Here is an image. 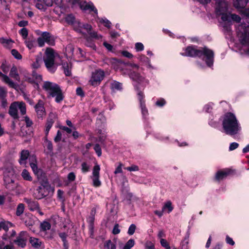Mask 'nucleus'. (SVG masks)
I'll return each mask as SVG.
<instances>
[{"instance_id": "1", "label": "nucleus", "mask_w": 249, "mask_h": 249, "mask_svg": "<svg viewBox=\"0 0 249 249\" xmlns=\"http://www.w3.org/2000/svg\"><path fill=\"white\" fill-rule=\"evenodd\" d=\"M184 53H181L182 56L201 58L204 56L203 60L205 61L207 66L211 67L213 66L214 62V52L213 50L207 47H200L199 49L196 45H190L183 49Z\"/></svg>"}, {"instance_id": "20", "label": "nucleus", "mask_w": 249, "mask_h": 249, "mask_svg": "<svg viewBox=\"0 0 249 249\" xmlns=\"http://www.w3.org/2000/svg\"><path fill=\"white\" fill-rule=\"evenodd\" d=\"M0 76L2 77L3 81L5 83L7 84L11 88L15 89H16V84L12 81L7 75L3 74L1 71H0Z\"/></svg>"}, {"instance_id": "24", "label": "nucleus", "mask_w": 249, "mask_h": 249, "mask_svg": "<svg viewBox=\"0 0 249 249\" xmlns=\"http://www.w3.org/2000/svg\"><path fill=\"white\" fill-rule=\"evenodd\" d=\"M30 243L34 248L36 249L40 248L42 244V242H40L38 238L35 237H30Z\"/></svg>"}, {"instance_id": "54", "label": "nucleus", "mask_w": 249, "mask_h": 249, "mask_svg": "<svg viewBox=\"0 0 249 249\" xmlns=\"http://www.w3.org/2000/svg\"><path fill=\"white\" fill-rule=\"evenodd\" d=\"M232 19V20L236 21V22L238 23L240 22L241 19L239 16L235 14H232L231 15V19Z\"/></svg>"}, {"instance_id": "27", "label": "nucleus", "mask_w": 249, "mask_h": 249, "mask_svg": "<svg viewBox=\"0 0 249 249\" xmlns=\"http://www.w3.org/2000/svg\"><path fill=\"white\" fill-rule=\"evenodd\" d=\"M40 231H45L47 230H49L51 228V224L46 221H44L41 223L40 225Z\"/></svg>"}, {"instance_id": "48", "label": "nucleus", "mask_w": 249, "mask_h": 249, "mask_svg": "<svg viewBox=\"0 0 249 249\" xmlns=\"http://www.w3.org/2000/svg\"><path fill=\"white\" fill-rule=\"evenodd\" d=\"M41 186L40 187H42L44 188H47L48 189H51V186L49 184V183L47 179H43L41 182Z\"/></svg>"}, {"instance_id": "57", "label": "nucleus", "mask_w": 249, "mask_h": 249, "mask_svg": "<svg viewBox=\"0 0 249 249\" xmlns=\"http://www.w3.org/2000/svg\"><path fill=\"white\" fill-rule=\"evenodd\" d=\"M62 133L60 130L57 131L56 136L54 138V141L55 142H58L61 140Z\"/></svg>"}, {"instance_id": "28", "label": "nucleus", "mask_w": 249, "mask_h": 249, "mask_svg": "<svg viewBox=\"0 0 249 249\" xmlns=\"http://www.w3.org/2000/svg\"><path fill=\"white\" fill-rule=\"evenodd\" d=\"M12 223L8 221H1L0 222V230L3 229L5 231H8L9 226L12 227Z\"/></svg>"}, {"instance_id": "36", "label": "nucleus", "mask_w": 249, "mask_h": 249, "mask_svg": "<svg viewBox=\"0 0 249 249\" xmlns=\"http://www.w3.org/2000/svg\"><path fill=\"white\" fill-rule=\"evenodd\" d=\"M45 141L47 143L46 147L48 150V153L50 154H53V145L51 141L48 140L47 138L45 140Z\"/></svg>"}, {"instance_id": "6", "label": "nucleus", "mask_w": 249, "mask_h": 249, "mask_svg": "<svg viewBox=\"0 0 249 249\" xmlns=\"http://www.w3.org/2000/svg\"><path fill=\"white\" fill-rule=\"evenodd\" d=\"M135 89L137 91L138 99L139 101L140 107L141 109L142 114L143 118L146 119L148 116V110L146 107L145 95L143 92L141 90L139 83L134 85Z\"/></svg>"}, {"instance_id": "42", "label": "nucleus", "mask_w": 249, "mask_h": 249, "mask_svg": "<svg viewBox=\"0 0 249 249\" xmlns=\"http://www.w3.org/2000/svg\"><path fill=\"white\" fill-rule=\"evenodd\" d=\"M93 148L97 156L98 157H100L102 155V149L99 144H95Z\"/></svg>"}, {"instance_id": "29", "label": "nucleus", "mask_w": 249, "mask_h": 249, "mask_svg": "<svg viewBox=\"0 0 249 249\" xmlns=\"http://www.w3.org/2000/svg\"><path fill=\"white\" fill-rule=\"evenodd\" d=\"M25 209V206L24 204L19 203L16 209V214L18 216H20L24 212Z\"/></svg>"}, {"instance_id": "64", "label": "nucleus", "mask_w": 249, "mask_h": 249, "mask_svg": "<svg viewBox=\"0 0 249 249\" xmlns=\"http://www.w3.org/2000/svg\"><path fill=\"white\" fill-rule=\"evenodd\" d=\"M145 249H155L154 245L151 242H147L145 244Z\"/></svg>"}, {"instance_id": "13", "label": "nucleus", "mask_w": 249, "mask_h": 249, "mask_svg": "<svg viewBox=\"0 0 249 249\" xmlns=\"http://www.w3.org/2000/svg\"><path fill=\"white\" fill-rule=\"evenodd\" d=\"M79 6L83 11L89 10V12H93L96 15L98 14L97 9L95 8L92 2L87 3L86 1L80 2Z\"/></svg>"}, {"instance_id": "41", "label": "nucleus", "mask_w": 249, "mask_h": 249, "mask_svg": "<svg viewBox=\"0 0 249 249\" xmlns=\"http://www.w3.org/2000/svg\"><path fill=\"white\" fill-rule=\"evenodd\" d=\"M242 16L246 19H249V7L240 10Z\"/></svg>"}, {"instance_id": "50", "label": "nucleus", "mask_w": 249, "mask_h": 249, "mask_svg": "<svg viewBox=\"0 0 249 249\" xmlns=\"http://www.w3.org/2000/svg\"><path fill=\"white\" fill-rule=\"evenodd\" d=\"M26 46L30 50L35 47V41L33 40H28L26 41Z\"/></svg>"}, {"instance_id": "5", "label": "nucleus", "mask_w": 249, "mask_h": 249, "mask_svg": "<svg viewBox=\"0 0 249 249\" xmlns=\"http://www.w3.org/2000/svg\"><path fill=\"white\" fill-rule=\"evenodd\" d=\"M45 55L46 57L44 59L45 66L49 72L53 73L57 69V66L54 63L55 55L53 49L47 48Z\"/></svg>"}, {"instance_id": "55", "label": "nucleus", "mask_w": 249, "mask_h": 249, "mask_svg": "<svg viewBox=\"0 0 249 249\" xmlns=\"http://www.w3.org/2000/svg\"><path fill=\"white\" fill-rule=\"evenodd\" d=\"M15 242H17L18 245L21 246L22 248H24L26 245L25 241L23 239L19 237L17 238Z\"/></svg>"}, {"instance_id": "35", "label": "nucleus", "mask_w": 249, "mask_h": 249, "mask_svg": "<svg viewBox=\"0 0 249 249\" xmlns=\"http://www.w3.org/2000/svg\"><path fill=\"white\" fill-rule=\"evenodd\" d=\"M135 245V241L133 239H130L124 245L123 249H130Z\"/></svg>"}, {"instance_id": "8", "label": "nucleus", "mask_w": 249, "mask_h": 249, "mask_svg": "<svg viewBox=\"0 0 249 249\" xmlns=\"http://www.w3.org/2000/svg\"><path fill=\"white\" fill-rule=\"evenodd\" d=\"M105 77L104 71L101 70H95L92 73V76L89 82L90 84L94 87L98 86L100 85L101 82L103 80Z\"/></svg>"}, {"instance_id": "49", "label": "nucleus", "mask_w": 249, "mask_h": 249, "mask_svg": "<svg viewBox=\"0 0 249 249\" xmlns=\"http://www.w3.org/2000/svg\"><path fill=\"white\" fill-rule=\"evenodd\" d=\"M166 103V101L163 98H160L156 102V105L159 107H162Z\"/></svg>"}, {"instance_id": "34", "label": "nucleus", "mask_w": 249, "mask_h": 249, "mask_svg": "<svg viewBox=\"0 0 249 249\" xmlns=\"http://www.w3.org/2000/svg\"><path fill=\"white\" fill-rule=\"evenodd\" d=\"M98 142L101 143H103L106 139V135H105L101 129H100L98 131Z\"/></svg>"}, {"instance_id": "11", "label": "nucleus", "mask_w": 249, "mask_h": 249, "mask_svg": "<svg viewBox=\"0 0 249 249\" xmlns=\"http://www.w3.org/2000/svg\"><path fill=\"white\" fill-rule=\"evenodd\" d=\"M18 101L12 103L9 107L8 113L15 120H18L19 117L18 114Z\"/></svg>"}, {"instance_id": "61", "label": "nucleus", "mask_w": 249, "mask_h": 249, "mask_svg": "<svg viewBox=\"0 0 249 249\" xmlns=\"http://www.w3.org/2000/svg\"><path fill=\"white\" fill-rule=\"evenodd\" d=\"M24 120L27 127H30L33 124V121L27 116L24 117Z\"/></svg>"}, {"instance_id": "2", "label": "nucleus", "mask_w": 249, "mask_h": 249, "mask_svg": "<svg viewBox=\"0 0 249 249\" xmlns=\"http://www.w3.org/2000/svg\"><path fill=\"white\" fill-rule=\"evenodd\" d=\"M65 20L68 24L72 26L75 32L86 37L88 41H89L88 34L91 38H98L97 32L92 31V27L90 24L80 22L79 20L75 18L73 14H68L65 18Z\"/></svg>"}, {"instance_id": "56", "label": "nucleus", "mask_w": 249, "mask_h": 249, "mask_svg": "<svg viewBox=\"0 0 249 249\" xmlns=\"http://www.w3.org/2000/svg\"><path fill=\"white\" fill-rule=\"evenodd\" d=\"M124 169L129 171H137L139 170L138 166L136 165H132L131 166L125 167Z\"/></svg>"}, {"instance_id": "3", "label": "nucleus", "mask_w": 249, "mask_h": 249, "mask_svg": "<svg viewBox=\"0 0 249 249\" xmlns=\"http://www.w3.org/2000/svg\"><path fill=\"white\" fill-rule=\"evenodd\" d=\"M221 118L223 129L227 135H235L241 130L240 124L234 113L227 112Z\"/></svg>"}, {"instance_id": "43", "label": "nucleus", "mask_w": 249, "mask_h": 249, "mask_svg": "<svg viewBox=\"0 0 249 249\" xmlns=\"http://www.w3.org/2000/svg\"><path fill=\"white\" fill-rule=\"evenodd\" d=\"M223 29L225 33L229 35L231 33V28L230 24L225 23L223 25Z\"/></svg>"}, {"instance_id": "59", "label": "nucleus", "mask_w": 249, "mask_h": 249, "mask_svg": "<svg viewBox=\"0 0 249 249\" xmlns=\"http://www.w3.org/2000/svg\"><path fill=\"white\" fill-rule=\"evenodd\" d=\"M76 94L81 97L85 96V93L81 87H78L76 90Z\"/></svg>"}, {"instance_id": "63", "label": "nucleus", "mask_w": 249, "mask_h": 249, "mask_svg": "<svg viewBox=\"0 0 249 249\" xmlns=\"http://www.w3.org/2000/svg\"><path fill=\"white\" fill-rule=\"evenodd\" d=\"M212 109V106L210 103L206 104L204 107V110L207 113L211 112Z\"/></svg>"}, {"instance_id": "33", "label": "nucleus", "mask_w": 249, "mask_h": 249, "mask_svg": "<svg viewBox=\"0 0 249 249\" xmlns=\"http://www.w3.org/2000/svg\"><path fill=\"white\" fill-rule=\"evenodd\" d=\"M162 211H164L166 209H167L168 213H171L173 210V207L172 206V202L170 201L166 202L162 207Z\"/></svg>"}, {"instance_id": "58", "label": "nucleus", "mask_w": 249, "mask_h": 249, "mask_svg": "<svg viewBox=\"0 0 249 249\" xmlns=\"http://www.w3.org/2000/svg\"><path fill=\"white\" fill-rule=\"evenodd\" d=\"M67 178L69 182H72L75 180L76 176L73 172H70L68 175Z\"/></svg>"}, {"instance_id": "19", "label": "nucleus", "mask_w": 249, "mask_h": 249, "mask_svg": "<svg viewBox=\"0 0 249 249\" xmlns=\"http://www.w3.org/2000/svg\"><path fill=\"white\" fill-rule=\"evenodd\" d=\"M30 153L28 150H22L20 153V158L18 162L20 165L25 163V161L29 157Z\"/></svg>"}, {"instance_id": "45", "label": "nucleus", "mask_w": 249, "mask_h": 249, "mask_svg": "<svg viewBox=\"0 0 249 249\" xmlns=\"http://www.w3.org/2000/svg\"><path fill=\"white\" fill-rule=\"evenodd\" d=\"M136 229V225L134 224H131L128 228V230L127 231V233L129 235H133Z\"/></svg>"}, {"instance_id": "16", "label": "nucleus", "mask_w": 249, "mask_h": 249, "mask_svg": "<svg viewBox=\"0 0 249 249\" xmlns=\"http://www.w3.org/2000/svg\"><path fill=\"white\" fill-rule=\"evenodd\" d=\"M230 174V171L229 170H219L215 174L214 180L219 182L226 178Z\"/></svg>"}, {"instance_id": "23", "label": "nucleus", "mask_w": 249, "mask_h": 249, "mask_svg": "<svg viewBox=\"0 0 249 249\" xmlns=\"http://www.w3.org/2000/svg\"><path fill=\"white\" fill-rule=\"evenodd\" d=\"M23 221L26 225L30 229L35 224V220L32 216L27 215L25 218H23Z\"/></svg>"}, {"instance_id": "25", "label": "nucleus", "mask_w": 249, "mask_h": 249, "mask_svg": "<svg viewBox=\"0 0 249 249\" xmlns=\"http://www.w3.org/2000/svg\"><path fill=\"white\" fill-rule=\"evenodd\" d=\"M44 4L48 7L53 6V4L57 6H60L62 2V0H43Z\"/></svg>"}, {"instance_id": "21", "label": "nucleus", "mask_w": 249, "mask_h": 249, "mask_svg": "<svg viewBox=\"0 0 249 249\" xmlns=\"http://www.w3.org/2000/svg\"><path fill=\"white\" fill-rule=\"evenodd\" d=\"M225 5V2L221 0L218 1L216 7V12L217 14H220L223 13L227 10V8Z\"/></svg>"}, {"instance_id": "51", "label": "nucleus", "mask_w": 249, "mask_h": 249, "mask_svg": "<svg viewBox=\"0 0 249 249\" xmlns=\"http://www.w3.org/2000/svg\"><path fill=\"white\" fill-rule=\"evenodd\" d=\"M161 245L165 248V249H171V248L167 241L164 239H161L160 241Z\"/></svg>"}, {"instance_id": "53", "label": "nucleus", "mask_w": 249, "mask_h": 249, "mask_svg": "<svg viewBox=\"0 0 249 249\" xmlns=\"http://www.w3.org/2000/svg\"><path fill=\"white\" fill-rule=\"evenodd\" d=\"M120 231L121 230L119 229V225L117 223L115 224L113 228L112 233L113 234L116 235L119 234L120 232Z\"/></svg>"}, {"instance_id": "39", "label": "nucleus", "mask_w": 249, "mask_h": 249, "mask_svg": "<svg viewBox=\"0 0 249 249\" xmlns=\"http://www.w3.org/2000/svg\"><path fill=\"white\" fill-rule=\"evenodd\" d=\"M19 34L22 36L23 38L25 39L28 36V30L26 28H22L19 31Z\"/></svg>"}, {"instance_id": "37", "label": "nucleus", "mask_w": 249, "mask_h": 249, "mask_svg": "<svg viewBox=\"0 0 249 249\" xmlns=\"http://www.w3.org/2000/svg\"><path fill=\"white\" fill-rule=\"evenodd\" d=\"M11 53L12 55L15 57V58L18 60H20L22 59V55L16 49H12L11 51Z\"/></svg>"}, {"instance_id": "40", "label": "nucleus", "mask_w": 249, "mask_h": 249, "mask_svg": "<svg viewBox=\"0 0 249 249\" xmlns=\"http://www.w3.org/2000/svg\"><path fill=\"white\" fill-rule=\"evenodd\" d=\"M89 171V166L86 162L81 164V171L83 173H86Z\"/></svg>"}, {"instance_id": "38", "label": "nucleus", "mask_w": 249, "mask_h": 249, "mask_svg": "<svg viewBox=\"0 0 249 249\" xmlns=\"http://www.w3.org/2000/svg\"><path fill=\"white\" fill-rule=\"evenodd\" d=\"M100 167L99 165H95L93 169L92 175L93 177H99Z\"/></svg>"}, {"instance_id": "30", "label": "nucleus", "mask_w": 249, "mask_h": 249, "mask_svg": "<svg viewBox=\"0 0 249 249\" xmlns=\"http://www.w3.org/2000/svg\"><path fill=\"white\" fill-rule=\"evenodd\" d=\"M18 108L20 110L21 115H23L26 113V107L25 103L23 102H18Z\"/></svg>"}, {"instance_id": "22", "label": "nucleus", "mask_w": 249, "mask_h": 249, "mask_svg": "<svg viewBox=\"0 0 249 249\" xmlns=\"http://www.w3.org/2000/svg\"><path fill=\"white\" fill-rule=\"evenodd\" d=\"M9 75L11 77L18 81L20 80L19 74L18 73L17 68L16 66L13 65L11 69Z\"/></svg>"}, {"instance_id": "18", "label": "nucleus", "mask_w": 249, "mask_h": 249, "mask_svg": "<svg viewBox=\"0 0 249 249\" xmlns=\"http://www.w3.org/2000/svg\"><path fill=\"white\" fill-rule=\"evenodd\" d=\"M110 89L112 92H115L116 91H122L123 84L117 81H113L110 83Z\"/></svg>"}, {"instance_id": "47", "label": "nucleus", "mask_w": 249, "mask_h": 249, "mask_svg": "<svg viewBox=\"0 0 249 249\" xmlns=\"http://www.w3.org/2000/svg\"><path fill=\"white\" fill-rule=\"evenodd\" d=\"M130 77L135 81H141L142 77L138 73L134 72L131 73Z\"/></svg>"}, {"instance_id": "32", "label": "nucleus", "mask_w": 249, "mask_h": 249, "mask_svg": "<svg viewBox=\"0 0 249 249\" xmlns=\"http://www.w3.org/2000/svg\"><path fill=\"white\" fill-rule=\"evenodd\" d=\"M104 248L106 249H116V246L110 240H108L105 242Z\"/></svg>"}, {"instance_id": "46", "label": "nucleus", "mask_w": 249, "mask_h": 249, "mask_svg": "<svg viewBox=\"0 0 249 249\" xmlns=\"http://www.w3.org/2000/svg\"><path fill=\"white\" fill-rule=\"evenodd\" d=\"M93 185L95 187H100L101 185V182L99 180V177H93Z\"/></svg>"}, {"instance_id": "12", "label": "nucleus", "mask_w": 249, "mask_h": 249, "mask_svg": "<svg viewBox=\"0 0 249 249\" xmlns=\"http://www.w3.org/2000/svg\"><path fill=\"white\" fill-rule=\"evenodd\" d=\"M51 189H48L47 188H44L42 187H38L36 190V193L35 194V197L37 199H41L47 196Z\"/></svg>"}, {"instance_id": "26", "label": "nucleus", "mask_w": 249, "mask_h": 249, "mask_svg": "<svg viewBox=\"0 0 249 249\" xmlns=\"http://www.w3.org/2000/svg\"><path fill=\"white\" fill-rule=\"evenodd\" d=\"M62 68L66 76H70L71 75V70L69 68V65L67 62H62Z\"/></svg>"}, {"instance_id": "7", "label": "nucleus", "mask_w": 249, "mask_h": 249, "mask_svg": "<svg viewBox=\"0 0 249 249\" xmlns=\"http://www.w3.org/2000/svg\"><path fill=\"white\" fill-rule=\"evenodd\" d=\"M37 42L38 46L42 47L46 42L49 45L54 46L55 39L53 36L48 32H44L42 33L41 36L37 38Z\"/></svg>"}, {"instance_id": "62", "label": "nucleus", "mask_w": 249, "mask_h": 249, "mask_svg": "<svg viewBox=\"0 0 249 249\" xmlns=\"http://www.w3.org/2000/svg\"><path fill=\"white\" fill-rule=\"evenodd\" d=\"M121 54L124 57L128 58H131L133 57V55L132 53H130L127 51H123L121 52Z\"/></svg>"}, {"instance_id": "14", "label": "nucleus", "mask_w": 249, "mask_h": 249, "mask_svg": "<svg viewBox=\"0 0 249 249\" xmlns=\"http://www.w3.org/2000/svg\"><path fill=\"white\" fill-rule=\"evenodd\" d=\"M23 200L28 205V207L30 211H35L36 209H38L39 204L37 201L26 197L24 198Z\"/></svg>"}, {"instance_id": "10", "label": "nucleus", "mask_w": 249, "mask_h": 249, "mask_svg": "<svg viewBox=\"0 0 249 249\" xmlns=\"http://www.w3.org/2000/svg\"><path fill=\"white\" fill-rule=\"evenodd\" d=\"M30 160H32L30 163V165L34 173L37 177L38 178L42 177L43 174H44V173L41 169L38 168L36 156H32Z\"/></svg>"}, {"instance_id": "31", "label": "nucleus", "mask_w": 249, "mask_h": 249, "mask_svg": "<svg viewBox=\"0 0 249 249\" xmlns=\"http://www.w3.org/2000/svg\"><path fill=\"white\" fill-rule=\"evenodd\" d=\"M21 176L25 180L30 181L32 180V178L31 176L30 173L26 169L23 170L21 173Z\"/></svg>"}, {"instance_id": "60", "label": "nucleus", "mask_w": 249, "mask_h": 249, "mask_svg": "<svg viewBox=\"0 0 249 249\" xmlns=\"http://www.w3.org/2000/svg\"><path fill=\"white\" fill-rule=\"evenodd\" d=\"M103 45L108 51L113 52V47L110 44L105 41L103 42Z\"/></svg>"}, {"instance_id": "9", "label": "nucleus", "mask_w": 249, "mask_h": 249, "mask_svg": "<svg viewBox=\"0 0 249 249\" xmlns=\"http://www.w3.org/2000/svg\"><path fill=\"white\" fill-rule=\"evenodd\" d=\"M34 108L38 118L42 119L46 114L44 107V102L42 100H39L37 103L34 106Z\"/></svg>"}, {"instance_id": "52", "label": "nucleus", "mask_w": 249, "mask_h": 249, "mask_svg": "<svg viewBox=\"0 0 249 249\" xmlns=\"http://www.w3.org/2000/svg\"><path fill=\"white\" fill-rule=\"evenodd\" d=\"M135 49L137 52L142 51L144 49V46L141 42H137L135 44Z\"/></svg>"}, {"instance_id": "15", "label": "nucleus", "mask_w": 249, "mask_h": 249, "mask_svg": "<svg viewBox=\"0 0 249 249\" xmlns=\"http://www.w3.org/2000/svg\"><path fill=\"white\" fill-rule=\"evenodd\" d=\"M56 116L54 114L52 113L50 114L48 118L47 119L46 125H45V134L46 136H47L49 132V131L52 126L53 125Z\"/></svg>"}, {"instance_id": "4", "label": "nucleus", "mask_w": 249, "mask_h": 249, "mask_svg": "<svg viewBox=\"0 0 249 249\" xmlns=\"http://www.w3.org/2000/svg\"><path fill=\"white\" fill-rule=\"evenodd\" d=\"M43 89L46 91H50V95L52 97H55V101L56 103H59L63 100L64 96L60 87L57 84L46 81L44 83Z\"/></svg>"}, {"instance_id": "44", "label": "nucleus", "mask_w": 249, "mask_h": 249, "mask_svg": "<svg viewBox=\"0 0 249 249\" xmlns=\"http://www.w3.org/2000/svg\"><path fill=\"white\" fill-rule=\"evenodd\" d=\"M219 15H221V18L223 21L231 22V16H230L228 14L224 12L220 14Z\"/></svg>"}, {"instance_id": "17", "label": "nucleus", "mask_w": 249, "mask_h": 249, "mask_svg": "<svg viewBox=\"0 0 249 249\" xmlns=\"http://www.w3.org/2000/svg\"><path fill=\"white\" fill-rule=\"evenodd\" d=\"M249 0H234L233 5L238 10H242L245 8Z\"/></svg>"}]
</instances>
